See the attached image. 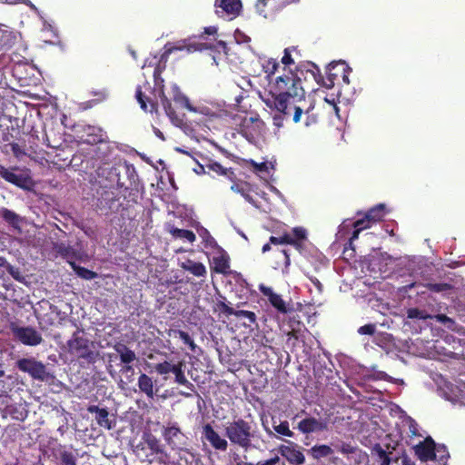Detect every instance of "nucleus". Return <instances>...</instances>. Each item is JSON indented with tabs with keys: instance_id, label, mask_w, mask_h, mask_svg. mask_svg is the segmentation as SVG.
Here are the masks:
<instances>
[{
	"instance_id": "a19ab883",
	"label": "nucleus",
	"mask_w": 465,
	"mask_h": 465,
	"mask_svg": "<svg viewBox=\"0 0 465 465\" xmlns=\"http://www.w3.org/2000/svg\"><path fill=\"white\" fill-rule=\"evenodd\" d=\"M210 167L213 172L223 175H227L230 179H232V176L233 175V173L231 172L230 170L224 169L221 164L214 163Z\"/></svg>"
},
{
	"instance_id": "69168bd1",
	"label": "nucleus",
	"mask_w": 465,
	"mask_h": 465,
	"mask_svg": "<svg viewBox=\"0 0 465 465\" xmlns=\"http://www.w3.org/2000/svg\"><path fill=\"white\" fill-rule=\"evenodd\" d=\"M299 2H300V0H283L282 5H291V4H298Z\"/></svg>"
},
{
	"instance_id": "a878e982",
	"label": "nucleus",
	"mask_w": 465,
	"mask_h": 465,
	"mask_svg": "<svg viewBox=\"0 0 465 465\" xmlns=\"http://www.w3.org/2000/svg\"><path fill=\"white\" fill-rule=\"evenodd\" d=\"M384 204H379L371 209L363 219L365 220V223L371 225V223L381 221L384 215Z\"/></svg>"
},
{
	"instance_id": "a18cd8bd",
	"label": "nucleus",
	"mask_w": 465,
	"mask_h": 465,
	"mask_svg": "<svg viewBox=\"0 0 465 465\" xmlns=\"http://www.w3.org/2000/svg\"><path fill=\"white\" fill-rule=\"evenodd\" d=\"M434 318L442 322V323H445L447 324L448 328L450 329V330H454V321L452 319H450V317L444 315V314H438L436 316H434Z\"/></svg>"
},
{
	"instance_id": "c03bdc74",
	"label": "nucleus",
	"mask_w": 465,
	"mask_h": 465,
	"mask_svg": "<svg viewBox=\"0 0 465 465\" xmlns=\"http://www.w3.org/2000/svg\"><path fill=\"white\" fill-rule=\"evenodd\" d=\"M376 452L379 457L380 465H390L391 459L381 448H378Z\"/></svg>"
},
{
	"instance_id": "473e14b6",
	"label": "nucleus",
	"mask_w": 465,
	"mask_h": 465,
	"mask_svg": "<svg viewBox=\"0 0 465 465\" xmlns=\"http://www.w3.org/2000/svg\"><path fill=\"white\" fill-rule=\"evenodd\" d=\"M161 103L164 110V113L166 114V116H177L176 112L173 107L172 102L166 96H164V94H163V96L161 97Z\"/></svg>"
},
{
	"instance_id": "1a4fd4ad",
	"label": "nucleus",
	"mask_w": 465,
	"mask_h": 465,
	"mask_svg": "<svg viewBox=\"0 0 465 465\" xmlns=\"http://www.w3.org/2000/svg\"><path fill=\"white\" fill-rule=\"evenodd\" d=\"M14 333L25 345L36 346L43 341L41 334L31 327L15 328Z\"/></svg>"
},
{
	"instance_id": "603ef678",
	"label": "nucleus",
	"mask_w": 465,
	"mask_h": 465,
	"mask_svg": "<svg viewBox=\"0 0 465 465\" xmlns=\"http://www.w3.org/2000/svg\"><path fill=\"white\" fill-rule=\"evenodd\" d=\"M218 310L227 315H233L234 310L226 303L221 302L217 303Z\"/></svg>"
},
{
	"instance_id": "774afa93",
	"label": "nucleus",
	"mask_w": 465,
	"mask_h": 465,
	"mask_svg": "<svg viewBox=\"0 0 465 465\" xmlns=\"http://www.w3.org/2000/svg\"><path fill=\"white\" fill-rule=\"evenodd\" d=\"M402 465H415V464L408 460H403Z\"/></svg>"
},
{
	"instance_id": "49530a36",
	"label": "nucleus",
	"mask_w": 465,
	"mask_h": 465,
	"mask_svg": "<svg viewBox=\"0 0 465 465\" xmlns=\"http://www.w3.org/2000/svg\"><path fill=\"white\" fill-rule=\"evenodd\" d=\"M5 220L11 223H15L18 221V216L12 211L5 209L2 212Z\"/></svg>"
},
{
	"instance_id": "f257e3e1",
	"label": "nucleus",
	"mask_w": 465,
	"mask_h": 465,
	"mask_svg": "<svg viewBox=\"0 0 465 465\" xmlns=\"http://www.w3.org/2000/svg\"><path fill=\"white\" fill-rule=\"evenodd\" d=\"M306 64H301L296 67V71L283 68L282 74L275 77L270 84L271 98L265 100L266 104L277 112H284L286 104L293 97H302L305 94L304 88L302 85L300 74L306 72Z\"/></svg>"
},
{
	"instance_id": "6e6d98bb",
	"label": "nucleus",
	"mask_w": 465,
	"mask_h": 465,
	"mask_svg": "<svg viewBox=\"0 0 465 465\" xmlns=\"http://www.w3.org/2000/svg\"><path fill=\"white\" fill-rule=\"evenodd\" d=\"M12 152L17 158L25 154L24 151L16 143L12 144Z\"/></svg>"
},
{
	"instance_id": "39448f33",
	"label": "nucleus",
	"mask_w": 465,
	"mask_h": 465,
	"mask_svg": "<svg viewBox=\"0 0 465 465\" xmlns=\"http://www.w3.org/2000/svg\"><path fill=\"white\" fill-rule=\"evenodd\" d=\"M18 369L28 373L32 378L45 381L48 377L45 366L34 358H24L17 361Z\"/></svg>"
},
{
	"instance_id": "5fc2aeb1",
	"label": "nucleus",
	"mask_w": 465,
	"mask_h": 465,
	"mask_svg": "<svg viewBox=\"0 0 465 465\" xmlns=\"http://www.w3.org/2000/svg\"><path fill=\"white\" fill-rule=\"evenodd\" d=\"M267 5V0H258L256 3V9L259 12L260 15H263V16H266L265 14V7Z\"/></svg>"
},
{
	"instance_id": "338daca9",
	"label": "nucleus",
	"mask_w": 465,
	"mask_h": 465,
	"mask_svg": "<svg viewBox=\"0 0 465 465\" xmlns=\"http://www.w3.org/2000/svg\"><path fill=\"white\" fill-rule=\"evenodd\" d=\"M6 263H7V262H6L5 259V258H3V257H0V267H4V266H5V265H6Z\"/></svg>"
},
{
	"instance_id": "bb28decb",
	"label": "nucleus",
	"mask_w": 465,
	"mask_h": 465,
	"mask_svg": "<svg viewBox=\"0 0 465 465\" xmlns=\"http://www.w3.org/2000/svg\"><path fill=\"white\" fill-rule=\"evenodd\" d=\"M332 452V449L325 444L315 445L309 450V453L315 460L330 456Z\"/></svg>"
},
{
	"instance_id": "cd10ccee",
	"label": "nucleus",
	"mask_w": 465,
	"mask_h": 465,
	"mask_svg": "<svg viewBox=\"0 0 465 465\" xmlns=\"http://www.w3.org/2000/svg\"><path fill=\"white\" fill-rule=\"evenodd\" d=\"M279 65V62L273 58H269L262 64V69L270 84L272 82V77L277 72Z\"/></svg>"
},
{
	"instance_id": "e433bc0d",
	"label": "nucleus",
	"mask_w": 465,
	"mask_h": 465,
	"mask_svg": "<svg viewBox=\"0 0 465 465\" xmlns=\"http://www.w3.org/2000/svg\"><path fill=\"white\" fill-rule=\"evenodd\" d=\"M292 50L295 51L296 47L292 46V47H288V48L284 49V54H283V56L282 57V60H281L282 64L284 65L283 68H286V66H289V65L294 64V60L292 57V54H291V52Z\"/></svg>"
},
{
	"instance_id": "de8ad7c7",
	"label": "nucleus",
	"mask_w": 465,
	"mask_h": 465,
	"mask_svg": "<svg viewBox=\"0 0 465 465\" xmlns=\"http://www.w3.org/2000/svg\"><path fill=\"white\" fill-rule=\"evenodd\" d=\"M233 315L236 317H246L252 323H253L256 319L255 314L249 311H234Z\"/></svg>"
},
{
	"instance_id": "bf43d9fd",
	"label": "nucleus",
	"mask_w": 465,
	"mask_h": 465,
	"mask_svg": "<svg viewBox=\"0 0 465 465\" xmlns=\"http://www.w3.org/2000/svg\"><path fill=\"white\" fill-rule=\"evenodd\" d=\"M217 33V28L215 26H208L204 28V34L213 35Z\"/></svg>"
},
{
	"instance_id": "f8f14e48",
	"label": "nucleus",
	"mask_w": 465,
	"mask_h": 465,
	"mask_svg": "<svg viewBox=\"0 0 465 465\" xmlns=\"http://www.w3.org/2000/svg\"><path fill=\"white\" fill-rule=\"evenodd\" d=\"M278 450L292 464L302 465L305 461L302 452L296 449L292 443L291 445H281Z\"/></svg>"
},
{
	"instance_id": "680f3d73",
	"label": "nucleus",
	"mask_w": 465,
	"mask_h": 465,
	"mask_svg": "<svg viewBox=\"0 0 465 465\" xmlns=\"http://www.w3.org/2000/svg\"><path fill=\"white\" fill-rule=\"evenodd\" d=\"M280 461V458L275 456L268 460H265V464L267 465H276Z\"/></svg>"
},
{
	"instance_id": "f704fd0d",
	"label": "nucleus",
	"mask_w": 465,
	"mask_h": 465,
	"mask_svg": "<svg viewBox=\"0 0 465 465\" xmlns=\"http://www.w3.org/2000/svg\"><path fill=\"white\" fill-rule=\"evenodd\" d=\"M270 242L273 244H295V240L285 233L281 237H270Z\"/></svg>"
},
{
	"instance_id": "a211bd4d",
	"label": "nucleus",
	"mask_w": 465,
	"mask_h": 465,
	"mask_svg": "<svg viewBox=\"0 0 465 465\" xmlns=\"http://www.w3.org/2000/svg\"><path fill=\"white\" fill-rule=\"evenodd\" d=\"M164 440L173 448L177 447L181 443V440L184 437L179 428L175 426L166 427L163 430Z\"/></svg>"
},
{
	"instance_id": "c9c22d12",
	"label": "nucleus",
	"mask_w": 465,
	"mask_h": 465,
	"mask_svg": "<svg viewBox=\"0 0 465 465\" xmlns=\"http://www.w3.org/2000/svg\"><path fill=\"white\" fill-rule=\"evenodd\" d=\"M274 430L282 435L287 436V437H292L293 432L289 428V423L287 421H282L278 425L273 426Z\"/></svg>"
},
{
	"instance_id": "aec40b11",
	"label": "nucleus",
	"mask_w": 465,
	"mask_h": 465,
	"mask_svg": "<svg viewBox=\"0 0 465 465\" xmlns=\"http://www.w3.org/2000/svg\"><path fill=\"white\" fill-rule=\"evenodd\" d=\"M135 96L141 108L144 111V113L153 114L156 112V104L153 103L143 93L141 86H137L135 91Z\"/></svg>"
},
{
	"instance_id": "f3484780",
	"label": "nucleus",
	"mask_w": 465,
	"mask_h": 465,
	"mask_svg": "<svg viewBox=\"0 0 465 465\" xmlns=\"http://www.w3.org/2000/svg\"><path fill=\"white\" fill-rule=\"evenodd\" d=\"M261 292L268 298L272 305L275 307L279 312L283 313L287 312V307L284 301L270 287L262 286Z\"/></svg>"
},
{
	"instance_id": "c756f323",
	"label": "nucleus",
	"mask_w": 465,
	"mask_h": 465,
	"mask_svg": "<svg viewBox=\"0 0 465 465\" xmlns=\"http://www.w3.org/2000/svg\"><path fill=\"white\" fill-rule=\"evenodd\" d=\"M170 233L175 238L185 239L189 242L195 241V234L192 231L173 228L170 230Z\"/></svg>"
},
{
	"instance_id": "c85d7f7f",
	"label": "nucleus",
	"mask_w": 465,
	"mask_h": 465,
	"mask_svg": "<svg viewBox=\"0 0 465 465\" xmlns=\"http://www.w3.org/2000/svg\"><path fill=\"white\" fill-rule=\"evenodd\" d=\"M185 366L184 361H179L177 364H173V368L171 372H173L175 376V381L181 385H186L188 383V380L186 379L183 367Z\"/></svg>"
},
{
	"instance_id": "13d9d810",
	"label": "nucleus",
	"mask_w": 465,
	"mask_h": 465,
	"mask_svg": "<svg viewBox=\"0 0 465 465\" xmlns=\"http://www.w3.org/2000/svg\"><path fill=\"white\" fill-rule=\"evenodd\" d=\"M162 72H163V68L160 65H157L154 68L153 77H154V80H155L156 83H157L158 79H160Z\"/></svg>"
},
{
	"instance_id": "4d7b16f0",
	"label": "nucleus",
	"mask_w": 465,
	"mask_h": 465,
	"mask_svg": "<svg viewBox=\"0 0 465 465\" xmlns=\"http://www.w3.org/2000/svg\"><path fill=\"white\" fill-rule=\"evenodd\" d=\"M351 72V68L348 66V69H345L343 71V74H341V77L340 79L342 80V82L346 84H350V79H349V74Z\"/></svg>"
},
{
	"instance_id": "4c0bfd02",
	"label": "nucleus",
	"mask_w": 465,
	"mask_h": 465,
	"mask_svg": "<svg viewBox=\"0 0 465 465\" xmlns=\"http://www.w3.org/2000/svg\"><path fill=\"white\" fill-rule=\"evenodd\" d=\"M172 368H173V364L170 363L169 361L160 362V363L155 364V366H154V370L156 371V372L161 375H166V374L170 373L172 371Z\"/></svg>"
},
{
	"instance_id": "9d476101",
	"label": "nucleus",
	"mask_w": 465,
	"mask_h": 465,
	"mask_svg": "<svg viewBox=\"0 0 465 465\" xmlns=\"http://www.w3.org/2000/svg\"><path fill=\"white\" fill-rule=\"evenodd\" d=\"M297 428L301 432L308 434L328 430V423L314 417H307L298 423Z\"/></svg>"
},
{
	"instance_id": "3c124183",
	"label": "nucleus",
	"mask_w": 465,
	"mask_h": 465,
	"mask_svg": "<svg viewBox=\"0 0 465 465\" xmlns=\"http://www.w3.org/2000/svg\"><path fill=\"white\" fill-rule=\"evenodd\" d=\"M358 331L360 334L372 335L375 331V325L366 324L364 326H361Z\"/></svg>"
},
{
	"instance_id": "58836bf2",
	"label": "nucleus",
	"mask_w": 465,
	"mask_h": 465,
	"mask_svg": "<svg viewBox=\"0 0 465 465\" xmlns=\"http://www.w3.org/2000/svg\"><path fill=\"white\" fill-rule=\"evenodd\" d=\"M407 313H408V318H410V319H423V320H425V319L431 318V316L430 314H427L424 312L420 311L419 309H416V308L409 309Z\"/></svg>"
},
{
	"instance_id": "72a5a7b5",
	"label": "nucleus",
	"mask_w": 465,
	"mask_h": 465,
	"mask_svg": "<svg viewBox=\"0 0 465 465\" xmlns=\"http://www.w3.org/2000/svg\"><path fill=\"white\" fill-rule=\"evenodd\" d=\"M174 337H179L184 343L188 344L191 350H194L196 345L189 334L183 331H173Z\"/></svg>"
},
{
	"instance_id": "6ab92c4d",
	"label": "nucleus",
	"mask_w": 465,
	"mask_h": 465,
	"mask_svg": "<svg viewBox=\"0 0 465 465\" xmlns=\"http://www.w3.org/2000/svg\"><path fill=\"white\" fill-rule=\"evenodd\" d=\"M138 387L148 398L153 399L154 397V381L148 375L143 373L139 376Z\"/></svg>"
},
{
	"instance_id": "7c9ffc66",
	"label": "nucleus",
	"mask_w": 465,
	"mask_h": 465,
	"mask_svg": "<svg viewBox=\"0 0 465 465\" xmlns=\"http://www.w3.org/2000/svg\"><path fill=\"white\" fill-rule=\"evenodd\" d=\"M58 109L55 104H39L37 109V116H54L57 114Z\"/></svg>"
},
{
	"instance_id": "dca6fc26",
	"label": "nucleus",
	"mask_w": 465,
	"mask_h": 465,
	"mask_svg": "<svg viewBox=\"0 0 465 465\" xmlns=\"http://www.w3.org/2000/svg\"><path fill=\"white\" fill-rule=\"evenodd\" d=\"M0 176L3 177L5 181L21 188H26L30 183V181L27 177L15 174L2 165H0Z\"/></svg>"
},
{
	"instance_id": "2f4dec72",
	"label": "nucleus",
	"mask_w": 465,
	"mask_h": 465,
	"mask_svg": "<svg viewBox=\"0 0 465 465\" xmlns=\"http://www.w3.org/2000/svg\"><path fill=\"white\" fill-rule=\"evenodd\" d=\"M70 264L74 271L76 272V274L83 279L92 280L97 276V274L94 272L85 269L84 267L77 266L74 262H70Z\"/></svg>"
},
{
	"instance_id": "4be33fe9",
	"label": "nucleus",
	"mask_w": 465,
	"mask_h": 465,
	"mask_svg": "<svg viewBox=\"0 0 465 465\" xmlns=\"http://www.w3.org/2000/svg\"><path fill=\"white\" fill-rule=\"evenodd\" d=\"M219 7L230 15H238L242 8L241 0H220Z\"/></svg>"
},
{
	"instance_id": "09e8293b",
	"label": "nucleus",
	"mask_w": 465,
	"mask_h": 465,
	"mask_svg": "<svg viewBox=\"0 0 465 465\" xmlns=\"http://www.w3.org/2000/svg\"><path fill=\"white\" fill-rule=\"evenodd\" d=\"M249 164L253 166L257 172H267L268 171V164L265 162L262 163H256L253 160L247 161Z\"/></svg>"
},
{
	"instance_id": "79ce46f5",
	"label": "nucleus",
	"mask_w": 465,
	"mask_h": 465,
	"mask_svg": "<svg viewBox=\"0 0 465 465\" xmlns=\"http://www.w3.org/2000/svg\"><path fill=\"white\" fill-rule=\"evenodd\" d=\"M354 227L356 228V230L353 232L351 237L352 240L357 239L359 237L360 232L363 229L369 228L370 224H366L365 220H358L357 222H355Z\"/></svg>"
},
{
	"instance_id": "8fccbe9b",
	"label": "nucleus",
	"mask_w": 465,
	"mask_h": 465,
	"mask_svg": "<svg viewBox=\"0 0 465 465\" xmlns=\"http://www.w3.org/2000/svg\"><path fill=\"white\" fill-rule=\"evenodd\" d=\"M292 232L294 235L293 239L295 242L304 240L306 238V231L303 228L296 227L292 230Z\"/></svg>"
},
{
	"instance_id": "b1692460",
	"label": "nucleus",
	"mask_w": 465,
	"mask_h": 465,
	"mask_svg": "<svg viewBox=\"0 0 465 465\" xmlns=\"http://www.w3.org/2000/svg\"><path fill=\"white\" fill-rule=\"evenodd\" d=\"M231 190L240 193L246 201L250 203L252 202V198L250 195V192L252 191L250 183L240 181L232 184Z\"/></svg>"
},
{
	"instance_id": "864d4df0",
	"label": "nucleus",
	"mask_w": 465,
	"mask_h": 465,
	"mask_svg": "<svg viewBox=\"0 0 465 465\" xmlns=\"http://www.w3.org/2000/svg\"><path fill=\"white\" fill-rule=\"evenodd\" d=\"M322 104H326L336 114V116H340V107L334 102L324 99Z\"/></svg>"
},
{
	"instance_id": "ea45409f",
	"label": "nucleus",
	"mask_w": 465,
	"mask_h": 465,
	"mask_svg": "<svg viewBox=\"0 0 465 465\" xmlns=\"http://www.w3.org/2000/svg\"><path fill=\"white\" fill-rule=\"evenodd\" d=\"M54 250L63 256H67L71 252V248L69 245L64 242H56L54 243Z\"/></svg>"
},
{
	"instance_id": "e2e57ef3",
	"label": "nucleus",
	"mask_w": 465,
	"mask_h": 465,
	"mask_svg": "<svg viewBox=\"0 0 465 465\" xmlns=\"http://www.w3.org/2000/svg\"><path fill=\"white\" fill-rule=\"evenodd\" d=\"M446 285H440V284H430V288L435 292H440L442 290H444V287Z\"/></svg>"
},
{
	"instance_id": "412c9836",
	"label": "nucleus",
	"mask_w": 465,
	"mask_h": 465,
	"mask_svg": "<svg viewBox=\"0 0 465 465\" xmlns=\"http://www.w3.org/2000/svg\"><path fill=\"white\" fill-rule=\"evenodd\" d=\"M181 267L197 277L204 276L206 274L205 266L201 262H193L192 260L183 262L181 263Z\"/></svg>"
},
{
	"instance_id": "423d86ee",
	"label": "nucleus",
	"mask_w": 465,
	"mask_h": 465,
	"mask_svg": "<svg viewBox=\"0 0 465 465\" xmlns=\"http://www.w3.org/2000/svg\"><path fill=\"white\" fill-rule=\"evenodd\" d=\"M286 110L281 112L284 115L302 116V114H309L314 108V101L311 97L305 98V94L302 97L293 98L292 97L288 104H286Z\"/></svg>"
},
{
	"instance_id": "052dcab7",
	"label": "nucleus",
	"mask_w": 465,
	"mask_h": 465,
	"mask_svg": "<svg viewBox=\"0 0 465 465\" xmlns=\"http://www.w3.org/2000/svg\"><path fill=\"white\" fill-rule=\"evenodd\" d=\"M280 461V458L275 456L268 460H265V464L267 465H276Z\"/></svg>"
},
{
	"instance_id": "f03ea898",
	"label": "nucleus",
	"mask_w": 465,
	"mask_h": 465,
	"mask_svg": "<svg viewBox=\"0 0 465 465\" xmlns=\"http://www.w3.org/2000/svg\"><path fill=\"white\" fill-rule=\"evenodd\" d=\"M306 73L310 74L312 79L328 88H332L336 83H339L341 74H343L345 69H348V65L345 63H331L326 71V78H323L320 73L319 67L314 64L308 62L306 64Z\"/></svg>"
},
{
	"instance_id": "393cba45",
	"label": "nucleus",
	"mask_w": 465,
	"mask_h": 465,
	"mask_svg": "<svg viewBox=\"0 0 465 465\" xmlns=\"http://www.w3.org/2000/svg\"><path fill=\"white\" fill-rule=\"evenodd\" d=\"M115 351L120 356L121 361L124 363H131L136 360L135 353L124 344L114 346Z\"/></svg>"
},
{
	"instance_id": "4468645a",
	"label": "nucleus",
	"mask_w": 465,
	"mask_h": 465,
	"mask_svg": "<svg viewBox=\"0 0 465 465\" xmlns=\"http://www.w3.org/2000/svg\"><path fill=\"white\" fill-rule=\"evenodd\" d=\"M106 135L102 132L101 129L88 126L84 130V134L81 136V139L88 144H96L106 141Z\"/></svg>"
},
{
	"instance_id": "37998d69",
	"label": "nucleus",
	"mask_w": 465,
	"mask_h": 465,
	"mask_svg": "<svg viewBox=\"0 0 465 465\" xmlns=\"http://www.w3.org/2000/svg\"><path fill=\"white\" fill-rule=\"evenodd\" d=\"M61 459L65 465H75L76 459L71 452L64 451L61 454Z\"/></svg>"
},
{
	"instance_id": "20e7f679",
	"label": "nucleus",
	"mask_w": 465,
	"mask_h": 465,
	"mask_svg": "<svg viewBox=\"0 0 465 465\" xmlns=\"http://www.w3.org/2000/svg\"><path fill=\"white\" fill-rule=\"evenodd\" d=\"M173 102L177 108L186 109L192 114H199L203 116H219L216 113L213 112L210 107L203 104H192L189 98L181 93L177 86L174 88Z\"/></svg>"
},
{
	"instance_id": "6e6552de",
	"label": "nucleus",
	"mask_w": 465,
	"mask_h": 465,
	"mask_svg": "<svg viewBox=\"0 0 465 465\" xmlns=\"http://www.w3.org/2000/svg\"><path fill=\"white\" fill-rule=\"evenodd\" d=\"M436 446L434 440L428 437L414 447L415 455L420 461L436 460Z\"/></svg>"
},
{
	"instance_id": "7ed1b4c3",
	"label": "nucleus",
	"mask_w": 465,
	"mask_h": 465,
	"mask_svg": "<svg viewBox=\"0 0 465 465\" xmlns=\"http://www.w3.org/2000/svg\"><path fill=\"white\" fill-rule=\"evenodd\" d=\"M225 435L232 443L242 448L247 449L251 445V426L242 419L228 423L225 427Z\"/></svg>"
},
{
	"instance_id": "0eeeda50",
	"label": "nucleus",
	"mask_w": 465,
	"mask_h": 465,
	"mask_svg": "<svg viewBox=\"0 0 465 465\" xmlns=\"http://www.w3.org/2000/svg\"><path fill=\"white\" fill-rule=\"evenodd\" d=\"M207 49H213V46L207 43L192 41V39H184L177 42L173 46L165 45V51L162 55V59L167 58L174 51L186 50L188 53H193L196 51H203Z\"/></svg>"
},
{
	"instance_id": "0e129e2a",
	"label": "nucleus",
	"mask_w": 465,
	"mask_h": 465,
	"mask_svg": "<svg viewBox=\"0 0 465 465\" xmlns=\"http://www.w3.org/2000/svg\"><path fill=\"white\" fill-rule=\"evenodd\" d=\"M39 323H40L41 325H52V324H53V322H50L49 320H46V319H45V316L40 319Z\"/></svg>"
},
{
	"instance_id": "2eb2a0df",
	"label": "nucleus",
	"mask_w": 465,
	"mask_h": 465,
	"mask_svg": "<svg viewBox=\"0 0 465 465\" xmlns=\"http://www.w3.org/2000/svg\"><path fill=\"white\" fill-rule=\"evenodd\" d=\"M213 269L214 272L222 274L229 272V256L222 250H219L213 257Z\"/></svg>"
},
{
	"instance_id": "9b49d317",
	"label": "nucleus",
	"mask_w": 465,
	"mask_h": 465,
	"mask_svg": "<svg viewBox=\"0 0 465 465\" xmlns=\"http://www.w3.org/2000/svg\"><path fill=\"white\" fill-rule=\"evenodd\" d=\"M203 433L204 438L210 442V444L219 450H226L228 442L225 439L222 438L218 432H216L210 424H205L203 427Z\"/></svg>"
},
{
	"instance_id": "ddd939ff",
	"label": "nucleus",
	"mask_w": 465,
	"mask_h": 465,
	"mask_svg": "<svg viewBox=\"0 0 465 465\" xmlns=\"http://www.w3.org/2000/svg\"><path fill=\"white\" fill-rule=\"evenodd\" d=\"M67 345L69 351L77 357H84L88 352V341L75 334L68 341Z\"/></svg>"
},
{
	"instance_id": "5701e85b",
	"label": "nucleus",
	"mask_w": 465,
	"mask_h": 465,
	"mask_svg": "<svg viewBox=\"0 0 465 465\" xmlns=\"http://www.w3.org/2000/svg\"><path fill=\"white\" fill-rule=\"evenodd\" d=\"M90 412L96 413V420L100 426L111 429V424L108 419V411L105 409H99L97 406H91L88 408Z\"/></svg>"
}]
</instances>
